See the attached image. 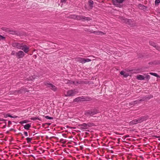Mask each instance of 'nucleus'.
<instances>
[{
    "mask_svg": "<svg viewBox=\"0 0 160 160\" xmlns=\"http://www.w3.org/2000/svg\"><path fill=\"white\" fill-rule=\"evenodd\" d=\"M1 121H4V119H2V120H1Z\"/></svg>",
    "mask_w": 160,
    "mask_h": 160,
    "instance_id": "obj_46",
    "label": "nucleus"
},
{
    "mask_svg": "<svg viewBox=\"0 0 160 160\" xmlns=\"http://www.w3.org/2000/svg\"><path fill=\"white\" fill-rule=\"evenodd\" d=\"M149 44L150 45L152 46L155 48L156 47V44L152 41H150L149 42Z\"/></svg>",
    "mask_w": 160,
    "mask_h": 160,
    "instance_id": "obj_20",
    "label": "nucleus"
},
{
    "mask_svg": "<svg viewBox=\"0 0 160 160\" xmlns=\"http://www.w3.org/2000/svg\"><path fill=\"white\" fill-rule=\"evenodd\" d=\"M77 92L75 90H68L67 92V94H65L66 96H74Z\"/></svg>",
    "mask_w": 160,
    "mask_h": 160,
    "instance_id": "obj_8",
    "label": "nucleus"
},
{
    "mask_svg": "<svg viewBox=\"0 0 160 160\" xmlns=\"http://www.w3.org/2000/svg\"><path fill=\"white\" fill-rule=\"evenodd\" d=\"M8 124H11V122L10 121H8Z\"/></svg>",
    "mask_w": 160,
    "mask_h": 160,
    "instance_id": "obj_44",
    "label": "nucleus"
},
{
    "mask_svg": "<svg viewBox=\"0 0 160 160\" xmlns=\"http://www.w3.org/2000/svg\"><path fill=\"white\" fill-rule=\"evenodd\" d=\"M160 3V0H155V4L156 5H158Z\"/></svg>",
    "mask_w": 160,
    "mask_h": 160,
    "instance_id": "obj_26",
    "label": "nucleus"
},
{
    "mask_svg": "<svg viewBox=\"0 0 160 160\" xmlns=\"http://www.w3.org/2000/svg\"><path fill=\"white\" fill-rule=\"evenodd\" d=\"M76 59H77V61H78L80 63H84V60H83L84 58L78 57L76 58Z\"/></svg>",
    "mask_w": 160,
    "mask_h": 160,
    "instance_id": "obj_14",
    "label": "nucleus"
},
{
    "mask_svg": "<svg viewBox=\"0 0 160 160\" xmlns=\"http://www.w3.org/2000/svg\"><path fill=\"white\" fill-rule=\"evenodd\" d=\"M124 137H125V138H127L129 137V135H126Z\"/></svg>",
    "mask_w": 160,
    "mask_h": 160,
    "instance_id": "obj_43",
    "label": "nucleus"
},
{
    "mask_svg": "<svg viewBox=\"0 0 160 160\" xmlns=\"http://www.w3.org/2000/svg\"><path fill=\"white\" fill-rule=\"evenodd\" d=\"M25 55V54L23 51H19L16 53V56L18 58H22Z\"/></svg>",
    "mask_w": 160,
    "mask_h": 160,
    "instance_id": "obj_9",
    "label": "nucleus"
},
{
    "mask_svg": "<svg viewBox=\"0 0 160 160\" xmlns=\"http://www.w3.org/2000/svg\"><path fill=\"white\" fill-rule=\"evenodd\" d=\"M155 48L158 50L160 51V47L156 45V47Z\"/></svg>",
    "mask_w": 160,
    "mask_h": 160,
    "instance_id": "obj_33",
    "label": "nucleus"
},
{
    "mask_svg": "<svg viewBox=\"0 0 160 160\" xmlns=\"http://www.w3.org/2000/svg\"><path fill=\"white\" fill-rule=\"evenodd\" d=\"M138 8L141 10H144L146 9L147 7L142 4H139L138 6Z\"/></svg>",
    "mask_w": 160,
    "mask_h": 160,
    "instance_id": "obj_13",
    "label": "nucleus"
},
{
    "mask_svg": "<svg viewBox=\"0 0 160 160\" xmlns=\"http://www.w3.org/2000/svg\"><path fill=\"white\" fill-rule=\"evenodd\" d=\"M23 44L22 43H19L14 42L12 43V45L13 47L17 48L18 49H21L22 47Z\"/></svg>",
    "mask_w": 160,
    "mask_h": 160,
    "instance_id": "obj_7",
    "label": "nucleus"
},
{
    "mask_svg": "<svg viewBox=\"0 0 160 160\" xmlns=\"http://www.w3.org/2000/svg\"><path fill=\"white\" fill-rule=\"evenodd\" d=\"M67 0H61V2H65Z\"/></svg>",
    "mask_w": 160,
    "mask_h": 160,
    "instance_id": "obj_40",
    "label": "nucleus"
},
{
    "mask_svg": "<svg viewBox=\"0 0 160 160\" xmlns=\"http://www.w3.org/2000/svg\"><path fill=\"white\" fill-rule=\"evenodd\" d=\"M11 55H16V53L14 51H12V53H11Z\"/></svg>",
    "mask_w": 160,
    "mask_h": 160,
    "instance_id": "obj_37",
    "label": "nucleus"
},
{
    "mask_svg": "<svg viewBox=\"0 0 160 160\" xmlns=\"http://www.w3.org/2000/svg\"><path fill=\"white\" fill-rule=\"evenodd\" d=\"M79 100H80V98L79 97L75 99V101H79Z\"/></svg>",
    "mask_w": 160,
    "mask_h": 160,
    "instance_id": "obj_38",
    "label": "nucleus"
},
{
    "mask_svg": "<svg viewBox=\"0 0 160 160\" xmlns=\"http://www.w3.org/2000/svg\"><path fill=\"white\" fill-rule=\"evenodd\" d=\"M93 2L92 0H89L88 1L89 9H88V10H90L92 9L93 7Z\"/></svg>",
    "mask_w": 160,
    "mask_h": 160,
    "instance_id": "obj_12",
    "label": "nucleus"
},
{
    "mask_svg": "<svg viewBox=\"0 0 160 160\" xmlns=\"http://www.w3.org/2000/svg\"><path fill=\"white\" fill-rule=\"evenodd\" d=\"M81 125H82V127H83L84 128H86L87 127V125L86 124L84 123L82 124Z\"/></svg>",
    "mask_w": 160,
    "mask_h": 160,
    "instance_id": "obj_34",
    "label": "nucleus"
},
{
    "mask_svg": "<svg viewBox=\"0 0 160 160\" xmlns=\"http://www.w3.org/2000/svg\"><path fill=\"white\" fill-rule=\"evenodd\" d=\"M23 133L25 136L27 137L28 136V133L27 132L25 131L23 132Z\"/></svg>",
    "mask_w": 160,
    "mask_h": 160,
    "instance_id": "obj_36",
    "label": "nucleus"
},
{
    "mask_svg": "<svg viewBox=\"0 0 160 160\" xmlns=\"http://www.w3.org/2000/svg\"><path fill=\"white\" fill-rule=\"evenodd\" d=\"M4 28H2V29H3V30ZM4 30H5L6 31H7L6 28L5 29H4Z\"/></svg>",
    "mask_w": 160,
    "mask_h": 160,
    "instance_id": "obj_45",
    "label": "nucleus"
},
{
    "mask_svg": "<svg viewBox=\"0 0 160 160\" xmlns=\"http://www.w3.org/2000/svg\"><path fill=\"white\" fill-rule=\"evenodd\" d=\"M21 49L25 53H27L29 51V48L26 45H23Z\"/></svg>",
    "mask_w": 160,
    "mask_h": 160,
    "instance_id": "obj_11",
    "label": "nucleus"
},
{
    "mask_svg": "<svg viewBox=\"0 0 160 160\" xmlns=\"http://www.w3.org/2000/svg\"><path fill=\"white\" fill-rule=\"evenodd\" d=\"M45 118L49 119H53V118L52 117H49L48 116H45Z\"/></svg>",
    "mask_w": 160,
    "mask_h": 160,
    "instance_id": "obj_29",
    "label": "nucleus"
},
{
    "mask_svg": "<svg viewBox=\"0 0 160 160\" xmlns=\"http://www.w3.org/2000/svg\"><path fill=\"white\" fill-rule=\"evenodd\" d=\"M5 39V38L1 35H0V40H3V39Z\"/></svg>",
    "mask_w": 160,
    "mask_h": 160,
    "instance_id": "obj_30",
    "label": "nucleus"
},
{
    "mask_svg": "<svg viewBox=\"0 0 160 160\" xmlns=\"http://www.w3.org/2000/svg\"><path fill=\"white\" fill-rule=\"evenodd\" d=\"M71 18L74 19H77L79 20L84 21H89L91 20V18L89 17H86L82 15H73L71 16Z\"/></svg>",
    "mask_w": 160,
    "mask_h": 160,
    "instance_id": "obj_2",
    "label": "nucleus"
},
{
    "mask_svg": "<svg viewBox=\"0 0 160 160\" xmlns=\"http://www.w3.org/2000/svg\"><path fill=\"white\" fill-rule=\"evenodd\" d=\"M123 76L124 77L127 78V77H128V74L127 73H125V72L124 75H123Z\"/></svg>",
    "mask_w": 160,
    "mask_h": 160,
    "instance_id": "obj_32",
    "label": "nucleus"
},
{
    "mask_svg": "<svg viewBox=\"0 0 160 160\" xmlns=\"http://www.w3.org/2000/svg\"><path fill=\"white\" fill-rule=\"evenodd\" d=\"M31 119L33 120H38L40 121H41V119L37 117H32L31 118Z\"/></svg>",
    "mask_w": 160,
    "mask_h": 160,
    "instance_id": "obj_21",
    "label": "nucleus"
},
{
    "mask_svg": "<svg viewBox=\"0 0 160 160\" xmlns=\"http://www.w3.org/2000/svg\"><path fill=\"white\" fill-rule=\"evenodd\" d=\"M92 32L96 34H102L103 33L102 32L99 31L98 32L94 31L93 32Z\"/></svg>",
    "mask_w": 160,
    "mask_h": 160,
    "instance_id": "obj_25",
    "label": "nucleus"
},
{
    "mask_svg": "<svg viewBox=\"0 0 160 160\" xmlns=\"http://www.w3.org/2000/svg\"><path fill=\"white\" fill-rule=\"evenodd\" d=\"M60 142L62 144H65L66 142V141L65 140L62 138L60 139Z\"/></svg>",
    "mask_w": 160,
    "mask_h": 160,
    "instance_id": "obj_24",
    "label": "nucleus"
},
{
    "mask_svg": "<svg viewBox=\"0 0 160 160\" xmlns=\"http://www.w3.org/2000/svg\"><path fill=\"white\" fill-rule=\"evenodd\" d=\"M136 78L138 80H143L144 79V77L142 75H138L137 76Z\"/></svg>",
    "mask_w": 160,
    "mask_h": 160,
    "instance_id": "obj_16",
    "label": "nucleus"
},
{
    "mask_svg": "<svg viewBox=\"0 0 160 160\" xmlns=\"http://www.w3.org/2000/svg\"><path fill=\"white\" fill-rule=\"evenodd\" d=\"M5 117L7 118L8 117H10L12 118H16L18 117L17 116H12L11 115H10L9 114H7L5 115L4 116Z\"/></svg>",
    "mask_w": 160,
    "mask_h": 160,
    "instance_id": "obj_18",
    "label": "nucleus"
},
{
    "mask_svg": "<svg viewBox=\"0 0 160 160\" xmlns=\"http://www.w3.org/2000/svg\"><path fill=\"white\" fill-rule=\"evenodd\" d=\"M28 122V121L27 120H24L23 121L20 122V123L21 124H23V123H27Z\"/></svg>",
    "mask_w": 160,
    "mask_h": 160,
    "instance_id": "obj_31",
    "label": "nucleus"
},
{
    "mask_svg": "<svg viewBox=\"0 0 160 160\" xmlns=\"http://www.w3.org/2000/svg\"><path fill=\"white\" fill-rule=\"evenodd\" d=\"M142 101V100H139V101ZM138 102H139V101H138V100H137V101H134L133 102V103H134V104H137Z\"/></svg>",
    "mask_w": 160,
    "mask_h": 160,
    "instance_id": "obj_35",
    "label": "nucleus"
},
{
    "mask_svg": "<svg viewBox=\"0 0 160 160\" xmlns=\"http://www.w3.org/2000/svg\"><path fill=\"white\" fill-rule=\"evenodd\" d=\"M44 83L45 85L47 87L50 88L51 89L54 91H56L57 89V88L56 87L51 83H48L47 82H45Z\"/></svg>",
    "mask_w": 160,
    "mask_h": 160,
    "instance_id": "obj_5",
    "label": "nucleus"
},
{
    "mask_svg": "<svg viewBox=\"0 0 160 160\" xmlns=\"http://www.w3.org/2000/svg\"><path fill=\"white\" fill-rule=\"evenodd\" d=\"M150 78V76L148 75H146V76L144 77V79H146L148 81Z\"/></svg>",
    "mask_w": 160,
    "mask_h": 160,
    "instance_id": "obj_27",
    "label": "nucleus"
},
{
    "mask_svg": "<svg viewBox=\"0 0 160 160\" xmlns=\"http://www.w3.org/2000/svg\"><path fill=\"white\" fill-rule=\"evenodd\" d=\"M125 73V72L124 71H121L120 72V74L122 75H124V74Z\"/></svg>",
    "mask_w": 160,
    "mask_h": 160,
    "instance_id": "obj_39",
    "label": "nucleus"
},
{
    "mask_svg": "<svg viewBox=\"0 0 160 160\" xmlns=\"http://www.w3.org/2000/svg\"><path fill=\"white\" fill-rule=\"evenodd\" d=\"M32 140V138H26L27 142L28 143L31 142V140Z\"/></svg>",
    "mask_w": 160,
    "mask_h": 160,
    "instance_id": "obj_28",
    "label": "nucleus"
},
{
    "mask_svg": "<svg viewBox=\"0 0 160 160\" xmlns=\"http://www.w3.org/2000/svg\"><path fill=\"white\" fill-rule=\"evenodd\" d=\"M31 124H28L25 125L24 126V128L26 130H29L30 128L31 127Z\"/></svg>",
    "mask_w": 160,
    "mask_h": 160,
    "instance_id": "obj_19",
    "label": "nucleus"
},
{
    "mask_svg": "<svg viewBox=\"0 0 160 160\" xmlns=\"http://www.w3.org/2000/svg\"><path fill=\"white\" fill-rule=\"evenodd\" d=\"M149 74L151 75H153V76L156 77H157L160 78V77L159 76L158 74H157L156 73H153V72H150V73H149Z\"/></svg>",
    "mask_w": 160,
    "mask_h": 160,
    "instance_id": "obj_22",
    "label": "nucleus"
},
{
    "mask_svg": "<svg viewBox=\"0 0 160 160\" xmlns=\"http://www.w3.org/2000/svg\"><path fill=\"white\" fill-rule=\"evenodd\" d=\"M120 19L122 22L125 23L129 25H130L132 22V21L131 20L126 18L124 17H121L120 18Z\"/></svg>",
    "mask_w": 160,
    "mask_h": 160,
    "instance_id": "obj_6",
    "label": "nucleus"
},
{
    "mask_svg": "<svg viewBox=\"0 0 160 160\" xmlns=\"http://www.w3.org/2000/svg\"><path fill=\"white\" fill-rule=\"evenodd\" d=\"M27 91L26 90V89L24 88H22L20 90L18 91V93H24Z\"/></svg>",
    "mask_w": 160,
    "mask_h": 160,
    "instance_id": "obj_17",
    "label": "nucleus"
},
{
    "mask_svg": "<svg viewBox=\"0 0 160 160\" xmlns=\"http://www.w3.org/2000/svg\"><path fill=\"white\" fill-rule=\"evenodd\" d=\"M148 118V116H144L139 117V118L134 119L129 122V125H132L138 123H141L144 121L146 120Z\"/></svg>",
    "mask_w": 160,
    "mask_h": 160,
    "instance_id": "obj_1",
    "label": "nucleus"
},
{
    "mask_svg": "<svg viewBox=\"0 0 160 160\" xmlns=\"http://www.w3.org/2000/svg\"><path fill=\"white\" fill-rule=\"evenodd\" d=\"M45 124L48 125H50L51 124V123H47Z\"/></svg>",
    "mask_w": 160,
    "mask_h": 160,
    "instance_id": "obj_42",
    "label": "nucleus"
},
{
    "mask_svg": "<svg viewBox=\"0 0 160 160\" xmlns=\"http://www.w3.org/2000/svg\"><path fill=\"white\" fill-rule=\"evenodd\" d=\"M66 134H62V136L63 137H65V138H66Z\"/></svg>",
    "mask_w": 160,
    "mask_h": 160,
    "instance_id": "obj_41",
    "label": "nucleus"
},
{
    "mask_svg": "<svg viewBox=\"0 0 160 160\" xmlns=\"http://www.w3.org/2000/svg\"><path fill=\"white\" fill-rule=\"evenodd\" d=\"M138 1H140L141 0H138Z\"/></svg>",
    "mask_w": 160,
    "mask_h": 160,
    "instance_id": "obj_47",
    "label": "nucleus"
},
{
    "mask_svg": "<svg viewBox=\"0 0 160 160\" xmlns=\"http://www.w3.org/2000/svg\"><path fill=\"white\" fill-rule=\"evenodd\" d=\"M84 63L86 62H90L91 61V60L90 59H89V58H86L85 59L84 58Z\"/></svg>",
    "mask_w": 160,
    "mask_h": 160,
    "instance_id": "obj_23",
    "label": "nucleus"
},
{
    "mask_svg": "<svg viewBox=\"0 0 160 160\" xmlns=\"http://www.w3.org/2000/svg\"><path fill=\"white\" fill-rule=\"evenodd\" d=\"M37 77V76L34 74L33 75L31 76L29 78H28V80L29 81H32L34 80Z\"/></svg>",
    "mask_w": 160,
    "mask_h": 160,
    "instance_id": "obj_15",
    "label": "nucleus"
},
{
    "mask_svg": "<svg viewBox=\"0 0 160 160\" xmlns=\"http://www.w3.org/2000/svg\"><path fill=\"white\" fill-rule=\"evenodd\" d=\"M99 112L98 110L95 109L93 110H89L85 112V115L87 116H92L93 115L98 113Z\"/></svg>",
    "mask_w": 160,
    "mask_h": 160,
    "instance_id": "obj_3",
    "label": "nucleus"
},
{
    "mask_svg": "<svg viewBox=\"0 0 160 160\" xmlns=\"http://www.w3.org/2000/svg\"><path fill=\"white\" fill-rule=\"evenodd\" d=\"M65 82L67 84H68L70 85L74 84L77 86L80 83V82L78 81L72 82L68 80H65Z\"/></svg>",
    "mask_w": 160,
    "mask_h": 160,
    "instance_id": "obj_10",
    "label": "nucleus"
},
{
    "mask_svg": "<svg viewBox=\"0 0 160 160\" xmlns=\"http://www.w3.org/2000/svg\"><path fill=\"white\" fill-rule=\"evenodd\" d=\"M125 0H112L113 5L117 7L120 8L122 6L121 4Z\"/></svg>",
    "mask_w": 160,
    "mask_h": 160,
    "instance_id": "obj_4",
    "label": "nucleus"
}]
</instances>
